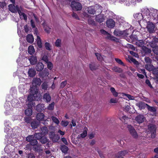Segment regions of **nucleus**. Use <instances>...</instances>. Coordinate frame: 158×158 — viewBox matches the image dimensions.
Here are the masks:
<instances>
[{
	"mask_svg": "<svg viewBox=\"0 0 158 158\" xmlns=\"http://www.w3.org/2000/svg\"><path fill=\"white\" fill-rule=\"evenodd\" d=\"M41 83V80L39 78H35L33 79L32 85H31L30 89V94L28 97L29 100L33 97L35 100H38L40 98V95L38 93L37 85L39 86Z\"/></svg>",
	"mask_w": 158,
	"mask_h": 158,
	"instance_id": "1",
	"label": "nucleus"
},
{
	"mask_svg": "<svg viewBox=\"0 0 158 158\" xmlns=\"http://www.w3.org/2000/svg\"><path fill=\"white\" fill-rule=\"evenodd\" d=\"M141 12L142 13H136L134 15L135 18L138 20V21H140L144 18L145 19H146L148 14L149 12V10L147 8H145L141 10Z\"/></svg>",
	"mask_w": 158,
	"mask_h": 158,
	"instance_id": "2",
	"label": "nucleus"
},
{
	"mask_svg": "<svg viewBox=\"0 0 158 158\" xmlns=\"http://www.w3.org/2000/svg\"><path fill=\"white\" fill-rule=\"evenodd\" d=\"M31 99V100H29L27 99V100L28 102L27 105L28 108L26 109L25 111V114L26 115L28 116H31L32 114V111L31 108L32 106H34L35 105V103L33 102L35 100H38L35 99L33 97H32Z\"/></svg>",
	"mask_w": 158,
	"mask_h": 158,
	"instance_id": "3",
	"label": "nucleus"
},
{
	"mask_svg": "<svg viewBox=\"0 0 158 158\" xmlns=\"http://www.w3.org/2000/svg\"><path fill=\"white\" fill-rule=\"evenodd\" d=\"M148 20L153 19L156 20V23H158V10L156 9H152L149 10V13L147 16Z\"/></svg>",
	"mask_w": 158,
	"mask_h": 158,
	"instance_id": "4",
	"label": "nucleus"
},
{
	"mask_svg": "<svg viewBox=\"0 0 158 158\" xmlns=\"http://www.w3.org/2000/svg\"><path fill=\"white\" fill-rule=\"evenodd\" d=\"M127 127L132 137L134 138H137L138 135L134 128L130 125H128Z\"/></svg>",
	"mask_w": 158,
	"mask_h": 158,
	"instance_id": "5",
	"label": "nucleus"
},
{
	"mask_svg": "<svg viewBox=\"0 0 158 158\" xmlns=\"http://www.w3.org/2000/svg\"><path fill=\"white\" fill-rule=\"evenodd\" d=\"M49 136L51 139L54 142H57L60 138L58 135H56L54 132H53L49 133Z\"/></svg>",
	"mask_w": 158,
	"mask_h": 158,
	"instance_id": "6",
	"label": "nucleus"
},
{
	"mask_svg": "<svg viewBox=\"0 0 158 158\" xmlns=\"http://www.w3.org/2000/svg\"><path fill=\"white\" fill-rule=\"evenodd\" d=\"M8 8L10 11L13 13L18 12L20 15V10H19V8L15 6L14 4H10L8 6Z\"/></svg>",
	"mask_w": 158,
	"mask_h": 158,
	"instance_id": "7",
	"label": "nucleus"
},
{
	"mask_svg": "<svg viewBox=\"0 0 158 158\" xmlns=\"http://www.w3.org/2000/svg\"><path fill=\"white\" fill-rule=\"evenodd\" d=\"M147 27L149 33H152L154 31L155 25L152 23L148 22Z\"/></svg>",
	"mask_w": 158,
	"mask_h": 158,
	"instance_id": "8",
	"label": "nucleus"
},
{
	"mask_svg": "<svg viewBox=\"0 0 158 158\" xmlns=\"http://www.w3.org/2000/svg\"><path fill=\"white\" fill-rule=\"evenodd\" d=\"M148 129L151 133V137L154 138L156 135V128L155 126L152 124L148 126Z\"/></svg>",
	"mask_w": 158,
	"mask_h": 158,
	"instance_id": "9",
	"label": "nucleus"
},
{
	"mask_svg": "<svg viewBox=\"0 0 158 158\" xmlns=\"http://www.w3.org/2000/svg\"><path fill=\"white\" fill-rule=\"evenodd\" d=\"M114 34L115 36L119 37H123L127 36L125 31H122L118 30H115Z\"/></svg>",
	"mask_w": 158,
	"mask_h": 158,
	"instance_id": "10",
	"label": "nucleus"
},
{
	"mask_svg": "<svg viewBox=\"0 0 158 158\" xmlns=\"http://www.w3.org/2000/svg\"><path fill=\"white\" fill-rule=\"evenodd\" d=\"M101 32L102 33L105 34L107 35V38L113 41H117V39L111 35L110 34L107 33L106 31H104L103 30H101Z\"/></svg>",
	"mask_w": 158,
	"mask_h": 158,
	"instance_id": "11",
	"label": "nucleus"
},
{
	"mask_svg": "<svg viewBox=\"0 0 158 158\" xmlns=\"http://www.w3.org/2000/svg\"><path fill=\"white\" fill-rule=\"evenodd\" d=\"M128 151L127 150L121 151L118 152L115 156V158H123L128 153Z\"/></svg>",
	"mask_w": 158,
	"mask_h": 158,
	"instance_id": "12",
	"label": "nucleus"
},
{
	"mask_svg": "<svg viewBox=\"0 0 158 158\" xmlns=\"http://www.w3.org/2000/svg\"><path fill=\"white\" fill-rule=\"evenodd\" d=\"M145 119L146 118L143 115L141 114L138 115L135 118V121L139 123L143 122Z\"/></svg>",
	"mask_w": 158,
	"mask_h": 158,
	"instance_id": "13",
	"label": "nucleus"
},
{
	"mask_svg": "<svg viewBox=\"0 0 158 158\" xmlns=\"http://www.w3.org/2000/svg\"><path fill=\"white\" fill-rule=\"evenodd\" d=\"M106 23L107 26L110 28H113L115 25V23L112 19H109L107 20Z\"/></svg>",
	"mask_w": 158,
	"mask_h": 158,
	"instance_id": "14",
	"label": "nucleus"
},
{
	"mask_svg": "<svg viewBox=\"0 0 158 158\" xmlns=\"http://www.w3.org/2000/svg\"><path fill=\"white\" fill-rule=\"evenodd\" d=\"M148 104L142 102H139L136 104V105L137 106L140 110L144 109L145 107H147Z\"/></svg>",
	"mask_w": 158,
	"mask_h": 158,
	"instance_id": "15",
	"label": "nucleus"
},
{
	"mask_svg": "<svg viewBox=\"0 0 158 158\" xmlns=\"http://www.w3.org/2000/svg\"><path fill=\"white\" fill-rule=\"evenodd\" d=\"M96 19L97 21L99 23H101L105 20V17L103 15L100 14L96 16Z\"/></svg>",
	"mask_w": 158,
	"mask_h": 158,
	"instance_id": "16",
	"label": "nucleus"
},
{
	"mask_svg": "<svg viewBox=\"0 0 158 158\" xmlns=\"http://www.w3.org/2000/svg\"><path fill=\"white\" fill-rule=\"evenodd\" d=\"M51 97L48 93H46L43 96V99L47 102H49L51 100Z\"/></svg>",
	"mask_w": 158,
	"mask_h": 158,
	"instance_id": "17",
	"label": "nucleus"
},
{
	"mask_svg": "<svg viewBox=\"0 0 158 158\" xmlns=\"http://www.w3.org/2000/svg\"><path fill=\"white\" fill-rule=\"evenodd\" d=\"M29 76L31 77H34L36 73V71L34 69H30L28 71Z\"/></svg>",
	"mask_w": 158,
	"mask_h": 158,
	"instance_id": "18",
	"label": "nucleus"
},
{
	"mask_svg": "<svg viewBox=\"0 0 158 158\" xmlns=\"http://www.w3.org/2000/svg\"><path fill=\"white\" fill-rule=\"evenodd\" d=\"M29 60L31 64H35L37 62L36 57L35 56H31L29 59Z\"/></svg>",
	"mask_w": 158,
	"mask_h": 158,
	"instance_id": "19",
	"label": "nucleus"
},
{
	"mask_svg": "<svg viewBox=\"0 0 158 158\" xmlns=\"http://www.w3.org/2000/svg\"><path fill=\"white\" fill-rule=\"evenodd\" d=\"M44 68V65L41 63H38L35 68L37 71H40L42 70Z\"/></svg>",
	"mask_w": 158,
	"mask_h": 158,
	"instance_id": "20",
	"label": "nucleus"
},
{
	"mask_svg": "<svg viewBox=\"0 0 158 158\" xmlns=\"http://www.w3.org/2000/svg\"><path fill=\"white\" fill-rule=\"evenodd\" d=\"M95 8L96 6L94 7L93 6L89 7L87 8V10L89 13L91 14H94L95 12Z\"/></svg>",
	"mask_w": 158,
	"mask_h": 158,
	"instance_id": "21",
	"label": "nucleus"
},
{
	"mask_svg": "<svg viewBox=\"0 0 158 158\" xmlns=\"http://www.w3.org/2000/svg\"><path fill=\"white\" fill-rule=\"evenodd\" d=\"M36 117L38 120H43L44 119V115L42 113H39L37 114Z\"/></svg>",
	"mask_w": 158,
	"mask_h": 158,
	"instance_id": "22",
	"label": "nucleus"
},
{
	"mask_svg": "<svg viewBox=\"0 0 158 158\" xmlns=\"http://www.w3.org/2000/svg\"><path fill=\"white\" fill-rule=\"evenodd\" d=\"M11 103L9 102H6L4 105V107L6 110V111H9L11 110Z\"/></svg>",
	"mask_w": 158,
	"mask_h": 158,
	"instance_id": "23",
	"label": "nucleus"
},
{
	"mask_svg": "<svg viewBox=\"0 0 158 158\" xmlns=\"http://www.w3.org/2000/svg\"><path fill=\"white\" fill-rule=\"evenodd\" d=\"M28 50V53L30 55H32L34 54L35 52L34 47L32 45H30L29 46Z\"/></svg>",
	"mask_w": 158,
	"mask_h": 158,
	"instance_id": "24",
	"label": "nucleus"
},
{
	"mask_svg": "<svg viewBox=\"0 0 158 158\" xmlns=\"http://www.w3.org/2000/svg\"><path fill=\"white\" fill-rule=\"evenodd\" d=\"M27 42L30 43H33L34 40L33 35L31 34H29L27 36Z\"/></svg>",
	"mask_w": 158,
	"mask_h": 158,
	"instance_id": "25",
	"label": "nucleus"
},
{
	"mask_svg": "<svg viewBox=\"0 0 158 158\" xmlns=\"http://www.w3.org/2000/svg\"><path fill=\"white\" fill-rule=\"evenodd\" d=\"M36 110L38 111H41L44 109V105L43 104H39L37 105L36 107Z\"/></svg>",
	"mask_w": 158,
	"mask_h": 158,
	"instance_id": "26",
	"label": "nucleus"
},
{
	"mask_svg": "<svg viewBox=\"0 0 158 158\" xmlns=\"http://www.w3.org/2000/svg\"><path fill=\"white\" fill-rule=\"evenodd\" d=\"M110 90L112 93L113 95L115 97H117L118 96L119 93L116 91L115 89L113 87H111L110 88Z\"/></svg>",
	"mask_w": 158,
	"mask_h": 158,
	"instance_id": "27",
	"label": "nucleus"
},
{
	"mask_svg": "<svg viewBox=\"0 0 158 158\" xmlns=\"http://www.w3.org/2000/svg\"><path fill=\"white\" fill-rule=\"evenodd\" d=\"M84 130L83 132L80 134V135H78V137L79 138L80 137H81V138H84L87 135V128L86 127H85L84 129Z\"/></svg>",
	"mask_w": 158,
	"mask_h": 158,
	"instance_id": "28",
	"label": "nucleus"
},
{
	"mask_svg": "<svg viewBox=\"0 0 158 158\" xmlns=\"http://www.w3.org/2000/svg\"><path fill=\"white\" fill-rule=\"evenodd\" d=\"M42 134L43 135H44L47 134L48 132V128L46 127H43L41 128Z\"/></svg>",
	"mask_w": 158,
	"mask_h": 158,
	"instance_id": "29",
	"label": "nucleus"
},
{
	"mask_svg": "<svg viewBox=\"0 0 158 158\" xmlns=\"http://www.w3.org/2000/svg\"><path fill=\"white\" fill-rule=\"evenodd\" d=\"M147 108L149 111L153 112V114H156V109L155 108L153 107L150 106L148 105Z\"/></svg>",
	"mask_w": 158,
	"mask_h": 158,
	"instance_id": "30",
	"label": "nucleus"
},
{
	"mask_svg": "<svg viewBox=\"0 0 158 158\" xmlns=\"http://www.w3.org/2000/svg\"><path fill=\"white\" fill-rule=\"evenodd\" d=\"M95 55L97 57V59L99 61H102V60H104V57L102 56L101 54L99 53H95Z\"/></svg>",
	"mask_w": 158,
	"mask_h": 158,
	"instance_id": "31",
	"label": "nucleus"
},
{
	"mask_svg": "<svg viewBox=\"0 0 158 158\" xmlns=\"http://www.w3.org/2000/svg\"><path fill=\"white\" fill-rule=\"evenodd\" d=\"M39 123V122H36V121H33L31 122V125L32 128H35L37 127Z\"/></svg>",
	"mask_w": 158,
	"mask_h": 158,
	"instance_id": "32",
	"label": "nucleus"
},
{
	"mask_svg": "<svg viewBox=\"0 0 158 158\" xmlns=\"http://www.w3.org/2000/svg\"><path fill=\"white\" fill-rule=\"evenodd\" d=\"M36 41L39 47L40 48H42V45L41 40L40 37L38 36H37V37Z\"/></svg>",
	"mask_w": 158,
	"mask_h": 158,
	"instance_id": "33",
	"label": "nucleus"
},
{
	"mask_svg": "<svg viewBox=\"0 0 158 158\" xmlns=\"http://www.w3.org/2000/svg\"><path fill=\"white\" fill-rule=\"evenodd\" d=\"M153 67V66L151 64H147L145 66V69L149 71H152Z\"/></svg>",
	"mask_w": 158,
	"mask_h": 158,
	"instance_id": "34",
	"label": "nucleus"
},
{
	"mask_svg": "<svg viewBox=\"0 0 158 158\" xmlns=\"http://www.w3.org/2000/svg\"><path fill=\"white\" fill-rule=\"evenodd\" d=\"M61 150L63 152L66 153L68 151V148L66 146L63 145L61 146Z\"/></svg>",
	"mask_w": 158,
	"mask_h": 158,
	"instance_id": "35",
	"label": "nucleus"
},
{
	"mask_svg": "<svg viewBox=\"0 0 158 158\" xmlns=\"http://www.w3.org/2000/svg\"><path fill=\"white\" fill-rule=\"evenodd\" d=\"M93 17L91 16L89 17L88 19V23L89 24L91 25H95V22L94 20L92 19Z\"/></svg>",
	"mask_w": 158,
	"mask_h": 158,
	"instance_id": "36",
	"label": "nucleus"
},
{
	"mask_svg": "<svg viewBox=\"0 0 158 158\" xmlns=\"http://www.w3.org/2000/svg\"><path fill=\"white\" fill-rule=\"evenodd\" d=\"M43 135L41 133H35L34 135V138L40 140L42 137Z\"/></svg>",
	"mask_w": 158,
	"mask_h": 158,
	"instance_id": "37",
	"label": "nucleus"
},
{
	"mask_svg": "<svg viewBox=\"0 0 158 158\" xmlns=\"http://www.w3.org/2000/svg\"><path fill=\"white\" fill-rule=\"evenodd\" d=\"M126 94L123 93H119L118 94V97L119 98H123L124 99L127 100V98L125 97L126 96Z\"/></svg>",
	"mask_w": 158,
	"mask_h": 158,
	"instance_id": "38",
	"label": "nucleus"
},
{
	"mask_svg": "<svg viewBox=\"0 0 158 158\" xmlns=\"http://www.w3.org/2000/svg\"><path fill=\"white\" fill-rule=\"evenodd\" d=\"M51 118L52 121L56 124L58 125L59 123V120L56 117L52 116Z\"/></svg>",
	"mask_w": 158,
	"mask_h": 158,
	"instance_id": "39",
	"label": "nucleus"
},
{
	"mask_svg": "<svg viewBox=\"0 0 158 158\" xmlns=\"http://www.w3.org/2000/svg\"><path fill=\"white\" fill-rule=\"evenodd\" d=\"M10 93L12 96H14L16 94V89L15 88H12L11 89Z\"/></svg>",
	"mask_w": 158,
	"mask_h": 158,
	"instance_id": "40",
	"label": "nucleus"
},
{
	"mask_svg": "<svg viewBox=\"0 0 158 158\" xmlns=\"http://www.w3.org/2000/svg\"><path fill=\"white\" fill-rule=\"evenodd\" d=\"M10 157L12 158H19V155L16 154L15 152H13L10 154Z\"/></svg>",
	"mask_w": 158,
	"mask_h": 158,
	"instance_id": "41",
	"label": "nucleus"
},
{
	"mask_svg": "<svg viewBox=\"0 0 158 158\" xmlns=\"http://www.w3.org/2000/svg\"><path fill=\"white\" fill-rule=\"evenodd\" d=\"M113 70L115 72L120 73L122 71V69L117 67H114L113 68Z\"/></svg>",
	"mask_w": 158,
	"mask_h": 158,
	"instance_id": "42",
	"label": "nucleus"
},
{
	"mask_svg": "<svg viewBox=\"0 0 158 158\" xmlns=\"http://www.w3.org/2000/svg\"><path fill=\"white\" fill-rule=\"evenodd\" d=\"M40 141L42 143L44 144L47 142L48 139L45 137H42Z\"/></svg>",
	"mask_w": 158,
	"mask_h": 158,
	"instance_id": "43",
	"label": "nucleus"
},
{
	"mask_svg": "<svg viewBox=\"0 0 158 158\" xmlns=\"http://www.w3.org/2000/svg\"><path fill=\"white\" fill-rule=\"evenodd\" d=\"M45 47L46 49L48 50H50L51 49V46L49 43L46 42L45 44Z\"/></svg>",
	"mask_w": 158,
	"mask_h": 158,
	"instance_id": "44",
	"label": "nucleus"
},
{
	"mask_svg": "<svg viewBox=\"0 0 158 158\" xmlns=\"http://www.w3.org/2000/svg\"><path fill=\"white\" fill-rule=\"evenodd\" d=\"M89 68L91 70H94L97 69V67L95 66L94 64H89Z\"/></svg>",
	"mask_w": 158,
	"mask_h": 158,
	"instance_id": "45",
	"label": "nucleus"
},
{
	"mask_svg": "<svg viewBox=\"0 0 158 158\" xmlns=\"http://www.w3.org/2000/svg\"><path fill=\"white\" fill-rule=\"evenodd\" d=\"M61 40L60 39H58L56 40L55 43V45L57 47H60L61 46Z\"/></svg>",
	"mask_w": 158,
	"mask_h": 158,
	"instance_id": "46",
	"label": "nucleus"
},
{
	"mask_svg": "<svg viewBox=\"0 0 158 158\" xmlns=\"http://www.w3.org/2000/svg\"><path fill=\"white\" fill-rule=\"evenodd\" d=\"M44 28L45 31L48 33H49L51 31V28L47 25H45L44 26Z\"/></svg>",
	"mask_w": 158,
	"mask_h": 158,
	"instance_id": "47",
	"label": "nucleus"
},
{
	"mask_svg": "<svg viewBox=\"0 0 158 158\" xmlns=\"http://www.w3.org/2000/svg\"><path fill=\"white\" fill-rule=\"evenodd\" d=\"M126 98H128L127 100H134L135 99V97L130 94H126Z\"/></svg>",
	"mask_w": 158,
	"mask_h": 158,
	"instance_id": "48",
	"label": "nucleus"
},
{
	"mask_svg": "<svg viewBox=\"0 0 158 158\" xmlns=\"http://www.w3.org/2000/svg\"><path fill=\"white\" fill-rule=\"evenodd\" d=\"M137 45L139 46H143L144 45V42L142 40H140L136 42Z\"/></svg>",
	"mask_w": 158,
	"mask_h": 158,
	"instance_id": "49",
	"label": "nucleus"
},
{
	"mask_svg": "<svg viewBox=\"0 0 158 158\" xmlns=\"http://www.w3.org/2000/svg\"><path fill=\"white\" fill-rule=\"evenodd\" d=\"M69 124V122L67 121H62L61 122V125L64 127L67 126Z\"/></svg>",
	"mask_w": 158,
	"mask_h": 158,
	"instance_id": "50",
	"label": "nucleus"
},
{
	"mask_svg": "<svg viewBox=\"0 0 158 158\" xmlns=\"http://www.w3.org/2000/svg\"><path fill=\"white\" fill-rule=\"evenodd\" d=\"M54 104L55 103L54 102H52L48 106V109L49 110H52L54 108Z\"/></svg>",
	"mask_w": 158,
	"mask_h": 158,
	"instance_id": "51",
	"label": "nucleus"
},
{
	"mask_svg": "<svg viewBox=\"0 0 158 158\" xmlns=\"http://www.w3.org/2000/svg\"><path fill=\"white\" fill-rule=\"evenodd\" d=\"M49 74L48 72V70H44L43 72V74L42 75L43 77H45L47 76Z\"/></svg>",
	"mask_w": 158,
	"mask_h": 158,
	"instance_id": "52",
	"label": "nucleus"
},
{
	"mask_svg": "<svg viewBox=\"0 0 158 158\" xmlns=\"http://www.w3.org/2000/svg\"><path fill=\"white\" fill-rule=\"evenodd\" d=\"M120 119L122 122L125 123L128 120V118L126 116H124L121 118H120Z\"/></svg>",
	"mask_w": 158,
	"mask_h": 158,
	"instance_id": "53",
	"label": "nucleus"
},
{
	"mask_svg": "<svg viewBox=\"0 0 158 158\" xmlns=\"http://www.w3.org/2000/svg\"><path fill=\"white\" fill-rule=\"evenodd\" d=\"M33 138L32 135L29 136L26 138V140L31 143V141L33 139Z\"/></svg>",
	"mask_w": 158,
	"mask_h": 158,
	"instance_id": "54",
	"label": "nucleus"
},
{
	"mask_svg": "<svg viewBox=\"0 0 158 158\" xmlns=\"http://www.w3.org/2000/svg\"><path fill=\"white\" fill-rule=\"evenodd\" d=\"M115 60L116 62L118 63L123 66H125L123 63L120 59L118 58H115Z\"/></svg>",
	"mask_w": 158,
	"mask_h": 158,
	"instance_id": "55",
	"label": "nucleus"
},
{
	"mask_svg": "<svg viewBox=\"0 0 158 158\" xmlns=\"http://www.w3.org/2000/svg\"><path fill=\"white\" fill-rule=\"evenodd\" d=\"M152 71H153V73L154 75L156 76H158V69H153Z\"/></svg>",
	"mask_w": 158,
	"mask_h": 158,
	"instance_id": "56",
	"label": "nucleus"
},
{
	"mask_svg": "<svg viewBox=\"0 0 158 158\" xmlns=\"http://www.w3.org/2000/svg\"><path fill=\"white\" fill-rule=\"evenodd\" d=\"M118 102V100L115 98H112L110 100V103H116Z\"/></svg>",
	"mask_w": 158,
	"mask_h": 158,
	"instance_id": "57",
	"label": "nucleus"
},
{
	"mask_svg": "<svg viewBox=\"0 0 158 158\" xmlns=\"http://www.w3.org/2000/svg\"><path fill=\"white\" fill-rule=\"evenodd\" d=\"M46 63L47 64L48 68L50 69H51L52 68V63L49 61H48L47 62H46Z\"/></svg>",
	"mask_w": 158,
	"mask_h": 158,
	"instance_id": "58",
	"label": "nucleus"
},
{
	"mask_svg": "<svg viewBox=\"0 0 158 158\" xmlns=\"http://www.w3.org/2000/svg\"><path fill=\"white\" fill-rule=\"evenodd\" d=\"M38 142L37 140L36 139H33L32 140L30 143L32 145H35L37 144Z\"/></svg>",
	"mask_w": 158,
	"mask_h": 158,
	"instance_id": "59",
	"label": "nucleus"
},
{
	"mask_svg": "<svg viewBox=\"0 0 158 158\" xmlns=\"http://www.w3.org/2000/svg\"><path fill=\"white\" fill-rule=\"evenodd\" d=\"M42 88L43 89L46 90L48 88V85L46 82L44 83L42 85Z\"/></svg>",
	"mask_w": 158,
	"mask_h": 158,
	"instance_id": "60",
	"label": "nucleus"
},
{
	"mask_svg": "<svg viewBox=\"0 0 158 158\" xmlns=\"http://www.w3.org/2000/svg\"><path fill=\"white\" fill-rule=\"evenodd\" d=\"M152 50L155 54L158 55V47H154Z\"/></svg>",
	"mask_w": 158,
	"mask_h": 158,
	"instance_id": "61",
	"label": "nucleus"
},
{
	"mask_svg": "<svg viewBox=\"0 0 158 158\" xmlns=\"http://www.w3.org/2000/svg\"><path fill=\"white\" fill-rule=\"evenodd\" d=\"M23 18L25 20H27V17L25 14L20 12V18Z\"/></svg>",
	"mask_w": 158,
	"mask_h": 158,
	"instance_id": "62",
	"label": "nucleus"
},
{
	"mask_svg": "<svg viewBox=\"0 0 158 158\" xmlns=\"http://www.w3.org/2000/svg\"><path fill=\"white\" fill-rule=\"evenodd\" d=\"M67 83V81H64L61 83L60 87L61 88H64L65 85H66Z\"/></svg>",
	"mask_w": 158,
	"mask_h": 158,
	"instance_id": "63",
	"label": "nucleus"
},
{
	"mask_svg": "<svg viewBox=\"0 0 158 158\" xmlns=\"http://www.w3.org/2000/svg\"><path fill=\"white\" fill-rule=\"evenodd\" d=\"M42 60L44 61L46 63L48 61L47 56L46 55L44 56L42 59Z\"/></svg>",
	"mask_w": 158,
	"mask_h": 158,
	"instance_id": "64",
	"label": "nucleus"
}]
</instances>
